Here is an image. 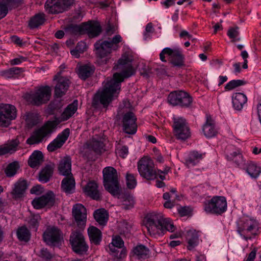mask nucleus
Wrapping results in <instances>:
<instances>
[{"label":"nucleus","mask_w":261,"mask_h":261,"mask_svg":"<svg viewBox=\"0 0 261 261\" xmlns=\"http://www.w3.org/2000/svg\"><path fill=\"white\" fill-rule=\"evenodd\" d=\"M179 37L180 38H184L185 39L186 38L190 39L192 38V36L185 30H182L181 31L179 34Z\"/></svg>","instance_id":"64"},{"label":"nucleus","mask_w":261,"mask_h":261,"mask_svg":"<svg viewBox=\"0 0 261 261\" xmlns=\"http://www.w3.org/2000/svg\"><path fill=\"white\" fill-rule=\"evenodd\" d=\"M74 0H47L45 9L49 14H58L65 11L73 4Z\"/></svg>","instance_id":"10"},{"label":"nucleus","mask_w":261,"mask_h":261,"mask_svg":"<svg viewBox=\"0 0 261 261\" xmlns=\"http://www.w3.org/2000/svg\"><path fill=\"white\" fill-rule=\"evenodd\" d=\"M168 102L172 106H179L188 108L192 102V98L184 91H175L171 92L168 97Z\"/></svg>","instance_id":"8"},{"label":"nucleus","mask_w":261,"mask_h":261,"mask_svg":"<svg viewBox=\"0 0 261 261\" xmlns=\"http://www.w3.org/2000/svg\"><path fill=\"white\" fill-rule=\"evenodd\" d=\"M77 109V100H74L72 103L69 105L61 115V119L65 121L68 119L75 113Z\"/></svg>","instance_id":"39"},{"label":"nucleus","mask_w":261,"mask_h":261,"mask_svg":"<svg viewBox=\"0 0 261 261\" xmlns=\"http://www.w3.org/2000/svg\"><path fill=\"white\" fill-rule=\"evenodd\" d=\"M173 133L178 139L185 140L190 136L186 120L182 117H173Z\"/></svg>","instance_id":"11"},{"label":"nucleus","mask_w":261,"mask_h":261,"mask_svg":"<svg viewBox=\"0 0 261 261\" xmlns=\"http://www.w3.org/2000/svg\"><path fill=\"white\" fill-rule=\"evenodd\" d=\"M137 118L132 112L126 113L123 118V128L125 133L133 135L136 133Z\"/></svg>","instance_id":"19"},{"label":"nucleus","mask_w":261,"mask_h":261,"mask_svg":"<svg viewBox=\"0 0 261 261\" xmlns=\"http://www.w3.org/2000/svg\"><path fill=\"white\" fill-rule=\"evenodd\" d=\"M20 142L18 139H12L7 142L3 145L0 146V155L7 153H12L17 149Z\"/></svg>","instance_id":"27"},{"label":"nucleus","mask_w":261,"mask_h":261,"mask_svg":"<svg viewBox=\"0 0 261 261\" xmlns=\"http://www.w3.org/2000/svg\"><path fill=\"white\" fill-rule=\"evenodd\" d=\"M125 178L127 188L129 189H134L137 185V180L135 176L133 174L127 172Z\"/></svg>","instance_id":"51"},{"label":"nucleus","mask_w":261,"mask_h":261,"mask_svg":"<svg viewBox=\"0 0 261 261\" xmlns=\"http://www.w3.org/2000/svg\"><path fill=\"white\" fill-rule=\"evenodd\" d=\"M70 84L69 80L64 77H61L58 81L55 89V95L56 97H61L67 92Z\"/></svg>","instance_id":"25"},{"label":"nucleus","mask_w":261,"mask_h":261,"mask_svg":"<svg viewBox=\"0 0 261 261\" xmlns=\"http://www.w3.org/2000/svg\"><path fill=\"white\" fill-rule=\"evenodd\" d=\"M51 88L48 86H41L30 95L29 100L32 104L40 106L49 101L51 96Z\"/></svg>","instance_id":"7"},{"label":"nucleus","mask_w":261,"mask_h":261,"mask_svg":"<svg viewBox=\"0 0 261 261\" xmlns=\"http://www.w3.org/2000/svg\"><path fill=\"white\" fill-rule=\"evenodd\" d=\"M43 238L47 244L53 246L59 244L63 240L61 231L55 227L47 228L43 233Z\"/></svg>","instance_id":"16"},{"label":"nucleus","mask_w":261,"mask_h":261,"mask_svg":"<svg viewBox=\"0 0 261 261\" xmlns=\"http://www.w3.org/2000/svg\"><path fill=\"white\" fill-rule=\"evenodd\" d=\"M26 120L31 125H35L38 123L39 115L36 113H29L27 116Z\"/></svg>","instance_id":"53"},{"label":"nucleus","mask_w":261,"mask_h":261,"mask_svg":"<svg viewBox=\"0 0 261 261\" xmlns=\"http://www.w3.org/2000/svg\"><path fill=\"white\" fill-rule=\"evenodd\" d=\"M17 236L20 241L28 242L30 239V232L27 228L22 226L17 230Z\"/></svg>","instance_id":"48"},{"label":"nucleus","mask_w":261,"mask_h":261,"mask_svg":"<svg viewBox=\"0 0 261 261\" xmlns=\"http://www.w3.org/2000/svg\"><path fill=\"white\" fill-rule=\"evenodd\" d=\"M54 168V164L46 165L39 172V180L43 183L48 182L53 175Z\"/></svg>","instance_id":"28"},{"label":"nucleus","mask_w":261,"mask_h":261,"mask_svg":"<svg viewBox=\"0 0 261 261\" xmlns=\"http://www.w3.org/2000/svg\"><path fill=\"white\" fill-rule=\"evenodd\" d=\"M119 227L121 233L126 235L130 232L132 225L126 221H123L121 222Z\"/></svg>","instance_id":"55"},{"label":"nucleus","mask_w":261,"mask_h":261,"mask_svg":"<svg viewBox=\"0 0 261 261\" xmlns=\"http://www.w3.org/2000/svg\"><path fill=\"white\" fill-rule=\"evenodd\" d=\"M245 84V82L243 80H231L228 82L225 86V89L226 90H231L238 87L243 85Z\"/></svg>","instance_id":"52"},{"label":"nucleus","mask_w":261,"mask_h":261,"mask_svg":"<svg viewBox=\"0 0 261 261\" xmlns=\"http://www.w3.org/2000/svg\"><path fill=\"white\" fill-rule=\"evenodd\" d=\"M65 34L68 36H74L81 34L84 31V28L76 24H69L64 28Z\"/></svg>","instance_id":"42"},{"label":"nucleus","mask_w":261,"mask_h":261,"mask_svg":"<svg viewBox=\"0 0 261 261\" xmlns=\"http://www.w3.org/2000/svg\"><path fill=\"white\" fill-rule=\"evenodd\" d=\"M226 157L228 160L233 161L238 166L244 167L245 163L240 150H238L229 154H227Z\"/></svg>","instance_id":"41"},{"label":"nucleus","mask_w":261,"mask_h":261,"mask_svg":"<svg viewBox=\"0 0 261 261\" xmlns=\"http://www.w3.org/2000/svg\"><path fill=\"white\" fill-rule=\"evenodd\" d=\"M169 171V168L168 167H166L163 171L161 170H158L157 175H158L160 178H161L162 180L165 179V175L167 174Z\"/></svg>","instance_id":"62"},{"label":"nucleus","mask_w":261,"mask_h":261,"mask_svg":"<svg viewBox=\"0 0 261 261\" xmlns=\"http://www.w3.org/2000/svg\"><path fill=\"white\" fill-rule=\"evenodd\" d=\"M88 233L92 243L96 245L100 244L101 241V232L99 229L91 226L88 229Z\"/></svg>","instance_id":"33"},{"label":"nucleus","mask_w":261,"mask_h":261,"mask_svg":"<svg viewBox=\"0 0 261 261\" xmlns=\"http://www.w3.org/2000/svg\"><path fill=\"white\" fill-rule=\"evenodd\" d=\"M257 250V248L254 247L251 251V252L248 254L247 258L245 259L244 261H254L256 257Z\"/></svg>","instance_id":"60"},{"label":"nucleus","mask_w":261,"mask_h":261,"mask_svg":"<svg viewBox=\"0 0 261 261\" xmlns=\"http://www.w3.org/2000/svg\"><path fill=\"white\" fill-rule=\"evenodd\" d=\"M145 225L149 235L154 237L163 235L166 231L173 232L176 229L170 219L164 218L162 214L156 213H150L147 216Z\"/></svg>","instance_id":"2"},{"label":"nucleus","mask_w":261,"mask_h":261,"mask_svg":"<svg viewBox=\"0 0 261 261\" xmlns=\"http://www.w3.org/2000/svg\"><path fill=\"white\" fill-rule=\"evenodd\" d=\"M204 210L207 214L220 215L227 208L226 199L224 196H215L210 200L204 201Z\"/></svg>","instance_id":"5"},{"label":"nucleus","mask_w":261,"mask_h":261,"mask_svg":"<svg viewBox=\"0 0 261 261\" xmlns=\"http://www.w3.org/2000/svg\"><path fill=\"white\" fill-rule=\"evenodd\" d=\"M122 41V38L120 35H115L111 40L109 41V43L111 44V46L113 50H116L119 46L118 44Z\"/></svg>","instance_id":"57"},{"label":"nucleus","mask_w":261,"mask_h":261,"mask_svg":"<svg viewBox=\"0 0 261 261\" xmlns=\"http://www.w3.org/2000/svg\"><path fill=\"white\" fill-rule=\"evenodd\" d=\"M187 240L188 243V249L191 250L197 246L199 242L198 235L195 230L188 231Z\"/></svg>","instance_id":"36"},{"label":"nucleus","mask_w":261,"mask_h":261,"mask_svg":"<svg viewBox=\"0 0 261 261\" xmlns=\"http://www.w3.org/2000/svg\"><path fill=\"white\" fill-rule=\"evenodd\" d=\"M45 21L44 14H37L32 17L29 21V27L31 29H35L43 24Z\"/></svg>","instance_id":"45"},{"label":"nucleus","mask_w":261,"mask_h":261,"mask_svg":"<svg viewBox=\"0 0 261 261\" xmlns=\"http://www.w3.org/2000/svg\"><path fill=\"white\" fill-rule=\"evenodd\" d=\"M259 224L253 218L246 216L240 218L237 221V231L245 240L251 239L250 235H256Z\"/></svg>","instance_id":"3"},{"label":"nucleus","mask_w":261,"mask_h":261,"mask_svg":"<svg viewBox=\"0 0 261 261\" xmlns=\"http://www.w3.org/2000/svg\"><path fill=\"white\" fill-rule=\"evenodd\" d=\"M247 101V96L242 93H236L232 96V104L235 110L240 111Z\"/></svg>","instance_id":"30"},{"label":"nucleus","mask_w":261,"mask_h":261,"mask_svg":"<svg viewBox=\"0 0 261 261\" xmlns=\"http://www.w3.org/2000/svg\"><path fill=\"white\" fill-rule=\"evenodd\" d=\"M87 45L84 41H80L77 43L75 48L70 50L71 54L75 58H78L81 54H83L87 49Z\"/></svg>","instance_id":"47"},{"label":"nucleus","mask_w":261,"mask_h":261,"mask_svg":"<svg viewBox=\"0 0 261 261\" xmlns=\"http://www.w3.org/2000/svg\"><path fill=\"white\" fill-rule=\"evenodd\" d=\"M22 0H0V20L4 18L8 11L17 8Z\"/></svg>","instance_id":"21"},{"label":"nucleus","mask_w":261,"mask_h":261,"mask_svg":"<svg viewBox=\"0 0 261 261\" xmlns=\"http://www.w3.org/2000/svg\"><path fill=\"white\" fill-rule=\"evenodd\" d=\"M55 203V195L53 192L50 191L45 194L35 198L32 204L36 209H40L44 206L51 207Z\"/></svg>","instance_id":"17"},{"label":"nucleus","mask_w":261,"mask_h":261,"mask_svg":"<svg viewBox=\"0 0 261 261\" xmlns=\"http://www.w3.org/2000/svg\"><path fill=\"white\" fill-rule=\"evenodd\" d=\"M89 149L97 154H101L106 151L105 146L102 138L95 136L87 144Z\"/></svg>","instance_id":"24"},{"label":"nucleus","mask_w":261,"mask_h":261,"mask_svg":"<svg viewBox=\"0 0 261 261\" xmlns=\"http://www.w3.org/2000/svg\"><path fill=\"white\" fill-rule=\"evenodd\" d=\"M54 126V122H47L44 126L34 132L33 134L27 140V143L32 145L41 142L44 138L50 135Z\"/></svg>","instance_id":"14"},{"label":"nucleus","mask_w":261,"mask_h":261,"mask_svg":"<svg viewBox=\"0 0 261 261\" xmlns=\"http://www.w3.org/2000/svg\"><path fill=\"white\" fill-rule=\"evenodd\" d=\"M102 173L105 189L113 196L119 195L120 188L117 170L112 167H107L103 169Z\"/></svg>","instance_id":"4"},{"label":"nucleus","mask_w":261,"mask_h":261,"mask_svg":"<svg viewBox=\"0 0 261 261\" xmlns=\"http://www.w3.org/2000/svg\"><path fill=\"white\" fill-rule=\"evenodd\" d=\"M28 188L27 181L19 179L14 185V188L11 191L12 198L17 199L22 197Z\"/></svg>","instance_id":"23"},{"label":"nucleus","mask_w":261,"mask_h":261,"mask_svg":"<svg viewBox=\"0 0 261 261\" xmlns=\"http://www.w3.org/2000/svg\"><path fill=\"white\" fill-rule=\"evenodd\" d=\"M87 31L88 35L90 37H95L100 34L101 32V28L100 24L97 22L90 23L86 24L84 30Z\"/></svg>","instance_id":"35"},{"label":"nucleus","mask_w":261,"mask_h":261,"mask_svg":"<svg viewBox=\"0 0 261 261\" xmlns=\"http://www.w3.org/2000/svg\"><path fill=\"white\" fill-rule=\"evenodd\" d=\"M59 174L65 176L72 175L71 173V159L66 155L61 159L58 165Z\"/></svg>","instance_id":"22"},{"label":"nucleus","mask_w":261,"mask_h":261,"mask_svg":"<svg viewBox=\"0 0 261 261\" xmlns=\"http://www.w3.org/2000/svg\"><path fill=\"white\" fill-rule=\"evenodd\" d=\"M138 170L140 175L147 180H153L157 177L154 163L149 158H143L138 162Z\"/></svg>","instance_id":"6"},{"label":"nucleus","mask_w":261,"mask_h":261,"mask_svg":"<svg viewBox=\"0 0 261 261\" xmlns=\"http://www.w3.org/2000/svg\"><path fill=\"white\" fill-rule=\"evenodd\" d=\"M246 172L253 178L257 177L261 172L260 168L253 162H250L248 164Z\"/></svg>","instance_id":"46"},{"label":"nucleus","mask_w":261,"mask_h":261,"mask_svg":"<svg viewBox=\"0 0 261 261\" xmlns=\"http://www.w3.org/2000/svg\"><path fill=\"white\" fill-rule=\"evenodd\" d=\"M43 161L42 153L39 150L34 151L30 156L28 164L32 168L37 167L41 165Z\"/></svg>","instance_id":"32"},{"label":"nucleus","mask_w":261,"mask_h":261,"mask_svg":"<svg viewBox=\"0 0 261 261\" xmlns=\"http://www.w3.org/2000/svg\"><path fill=\"white\" fill-rule=\"evenodd\" d=\"M178 212L180 215L182 217L189 215L190 213V210L189 207L184 206L181 207L178 209Z\"/></svg>","instance_id":"61"},{"label":"nucleus","mask_w":261,"mask_h":261,"mask_svg":"<svg viewBox=\"0 0 261 261\" xmlns=\"http://www.w3.org/2000/svg\"><path fill=\"white\" fill-rule=\"evenodd\" d=\"M120 199L121 207L124 210H129L134 207L135 200L134 197L129 193H124L118 197Z\"/></svg>","instance_id":"29"},{"label":"nucleus","mask_w":261,"mask_h":261,"mask_svg":"<svg viewBox=\"0 0 261 261\" xmlns=\"http://www.w3.org/2000/svg\"><path fill=\"white\" fill-rule=\"evenodd\" d=\"M111 44L107 40H98L94 44L96 57L102 63L106 64L110 59L109 56L113 50Z\"/></svg>","instance_id":"13"},{"label":"nucleus","mask_w":261,"mask_h":261,"mask_svg":"<svg viewBox=\"0 0 261 261\" xmlns=\"http://www.w3.org/2000/svg\"><path fill=\"white\" fill-rule=\"evenodd\" d=\"M124 245V242L121 238L118 236H116L113 238L112 243L110 244L111 247L116 246L117 248H121Z\"/></svg>","instance_id":"56"},{"label":"nucleus","mask_w":261,"mask_h":261,"mask_svg":"<svg viewBox=\"0 0 261 261\" xmlns=\"http://www.w3.org/2000/svg\"><path fill=\"white\" fill-rule=\"evenodd\" d=\"M149 249L143 245H138L133 249L134 255L138 259H145L149 256Z\"/></svg>","instance_id":"38"},{"label":"nucleus","mask_w":261,"mask_h":261,"mask_svg":"<svg viewBox=\"0 0 261 261\" xmlns=\"http://www.w3.org/2000/svg\"><path fill=\"white\" fill-rule=\"evenodd\" d=\"M128 149L125 146L118 144L116 149V153L122 158H125L128 154Z\"/></svg>","instance_id":"54"},{"label":"nucleus","mask_w":261,"mask_h":261,"mask_svg":"<svg viewBox=\"0 0 261 261\" xmlns=\"http://www.w3.org/2000/svg\"><path fill=\"white\" fill-rule=\"evenodd\" d=\"M85 194L94 200L100 199V193L98 189L97 184L93 181L89 182L84 188Z\"/></svg>","instance_id":"26"},{"label":"nucleus","mask_w":261,"mask_h":261,"mask_svg":"<svg viewBox=\"0 0 261 261\" xmlns=\"http://www.w3.org/2000/svg\"><path fill=\"white\" fill-rule=\"evenodd\" d=\"M132 61L133 58L130 55L126 53L122 55L114 67L118 72L114 73L113 78H108L103 83V89L94 95L92 101L93 107L97 108L99 105H102L104 108H107L113 97L118 96L121 89V83L125 78L129 77L135 73Z\"/></svg>","instance_id":"1"},{"label":"nucleus","mask_w":261,"mask_h":261,"mask_svg":"<svg viewBox=\"0 0 261 261\" xmlns=\"http://www.w3.org/2000/svg\"><path fill=\"white\" fill-rule=\"evenodd\" d=\"M116 30L117 28L115 26L108 24L106 29V33L108 35H111L116 31Z\"/></svg>","instance_id":"63"},{"label":"nucleus","mask_w":261,"mask_h":261,"mask_svg":"<svg viewBox=\"0 0 261 261\" xmlns=\"http://www.w3.org/2000/svg\"><path fill=\"white\" fill-rule=\"evenodd\" d=\"M70 134L69 128H66L60 133L58 136L47 146V150L53 152L60 148L67 140Z\"/></svg>","instance_id":"20"},{"label":"nucleus","mask_w":261,"mask_h":261,"mask_svg":"<svg viewBox=\"0 0 261 261\" xmlns=\"http://www.w3.org/2000/svg\"><path fill=\"white\" fill-rule=\"evenodd\" d=\"M18 168V163L16 162L9 164L5 170L6 174L8 177L13 176L16 173Z\"/></svg>","instance_id":"49"},{"label":"nucleus","mask_w":261,"mask_h":261,"mask_svg":"<svg viewBox=\"0 0 261 261\" xmlns=\"http://www.w3.org/2000/svg\"><path fill=\"white\" fill-rule=\"evenodd\" d=\"M41 218L39 215H35L32 216L30 221L29 224L32 227L37 229V227L38 226L39 222Z\"/></svg>","instance_id":"58"},{"label":"nucleus","mask_w":261,"mask_h":261,"mask_svg":"<svg viewBox=\"0 0 261 261\" xmlns=\"http://www.w3.org/2000/svg\"><path fill=\"white\" fill-rule=\"evenodd\" d=\"M16 117V111L14 106L9 104L0 105V125L7 126L10 121Z\"/></svg>","instance_id":"15"},{"label":"nucleus","mask_w":261,"mask_h":261,"mask_svg":"<svg viewBox=\"0 0 261 261\" xmlns=\"http://www.w3.org/2000/svg\"><path fill=\"white\" fill-rule=\"evenodd\" d=\"M40 256L46 260H49L52 258V255L46 249L43 248L40 250Z\"/></svg>","instance_id":"59"},{"label":"nucleus","mask_w":261,"mask_h":261,"mask_svg":"<svg viewBox=\"0 0 261 261\" xmlns=\"http://www.w3.org/2000/svg\"><path fill=\"white\" fill-rule=\"evenodd\" d=\"M22 68L14 67L0 72V75L6 79L15 78L23 72Z\"/></svg>","instance_id":"37"},{"label":"nucleus","mask_w":261,"mask_h":261,"mask_svg":"<svg viewBox=\"0 0 261 261\" xmlns=\"http://www.w3.org/2000/svg\"><path fill=\"white\" fill-rule=\"evenodd\" d=\"M70 242L72 250L77 254H82L88 250L87 245L83 234L79 231H73L70 237Z\"/></svg>","instance_id":"12"},{"label":"nucleus","mask_w":261,"mask_h":261,"mask_svg":"<svg viewBox=\"0 0 261 261\" xmlns=\"http://www.w3.org/2000/svg\"><path fill=\"white\" fill-rule=\"evenodd\" d=\"M94 68L89 65H84L79 67L78 74L79 77L86 80L94 72Z\"/></svg>","instance_id":"44"},{"label":"nucleus","mask_w":261,"mask_h":261,"mask_svg":"<svg viewBox=\"0 0 261 261\" xmlns=\"http://www.w3.org/2000/svg\"><path fill=\"white\" fill-rule=\"evenodd\" d=\"M72 215L77 226L82 228L84 227L87 220L86 208L81 203H76L73 206Z\"/></svg>","instance_id":"18"},{"label":"nucleus","mask_w":261,"mask_h":261,"mask_svg":"<svg viewBox=\"0 0 261 261\" xmlns=\"http://www.w3.org/2000/svg\"><path fill=\"white\" fill-rule=\"evenodd\" d=\"M239 28L238 27H235L230 28L228 30L227 35L230 39H232V42L240 40V38L239 37Z\"/></svg>","instance_id":"50"},{"label":"nucleus","mask_w":261,"mask_h":261,"mask_svg":"<svg viewBox=\"0 0 261 261\" xmlns=\"http://www.w3.org/2000/svg\"><path fill=\"white\" fill-rule=\"evenodd\" d=\"M95 220L101 225H105L108 220V214L105 209H98L94 213Z\"/></svg>","instance_id":"40"},{"label":"nucleus","mask_w":261,"mask_h":261,"mask_svg":"<svg viewBox=\"0 0 261 261\" xmlns=\"http://www.w3.org/2000/svg\"><path fill=\"white\" fill-rule=\"evenodd\" d=\"M75 180L72 175L65 177L62 181L61 188L67 193H71L75 188Z\"/></svg>","instance_id":"34"},{"label":"nucleus","mask_w":261,"mask_h":261,"mask_svg":"<svg viewBox=\"0 0 261 261\" xmlns=\"http://www.w3.org/2000/svg\"><path fill=\"white\" fill-rule=\"evenodd\" d=\"M165 55L169 57L170 62L173 66L180 67L184 65V56L179 48H164L160 54V59L163 62H166Z\"/></svg>","instance_id":"9"},{"label":"nucleus","mask_w":261,"mask_h":261,"mask_svg":"<svg viewBox=\"0 0 261 261\" xmlns=\"http://www.w3.org/2000/svg\"><path fill=\"white\" fill-rule=\"evenodd\" d=\"M202 130L204 136L207 138H211L216 135L217 132L211 118H207L206 121L203 126Z\"/></svg>","instance_id":"31"},{"label":"nucleus","mask_w":261,"mask_h":261,"mask_svg":"<svg viewBox=\"0 0 261 261\" xmlns=\"http://www.w3.org/2000/svg\"><path fill=\"white\" fill-rule=\"evenodd\" d=\"M202 158V154L196 151H192L186 160V164L189 167L193 166L198 163Z\"/></svg>","instance_id":"43"}]
</instances>
